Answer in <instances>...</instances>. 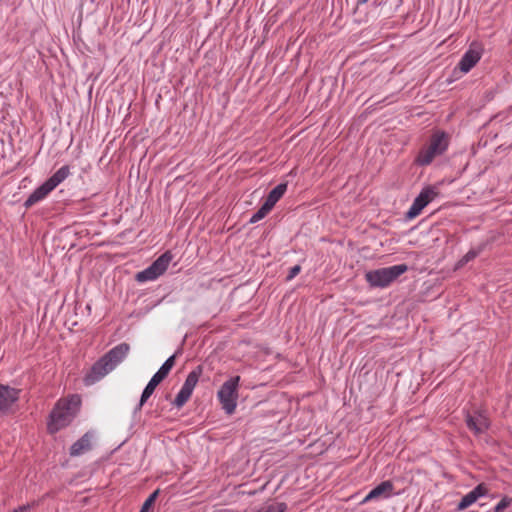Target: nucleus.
I'll return each mask as SVG.
<instances>
[{
    "label": "nucleus",
    "instance_id": "obj_2",
    "mask_svg": "<svg viewBox=\"0 0 512 512\" xmlns=\"http://www.w3.org/2000/svg\"><path fill=\"white\" fill-rule=\"evenodd\" d=\"M80 406V399L73 395L68 399H60L50 413L48 430L50 433H56L68 426L76 417Z\"/></svg>",
    "mask_w": 512,
    "mask_h": 512
},
{
    "label": "nucleus",
    "instance_id": "obj_19",
    "mask_svg": "<svg viewBox=\"0 0 512 512\" xmlns=\"http://www.w3.org/2000/svg\"><path fill=\"white\" fill-rule=\"evenodd\" d=\"M438 192L432 186L424 187L416 198L426 206L437 196Z\"/></svg>",
    "mask_w": 512,
    "mask_h": 512
},
{
    "label": "nucleus",
    "instance_id": "obj_10",
    "mask_svg": "<svg viewBox=\"0 0 512 512\" xmlns=\"http://www.w3.org/2000/svg\"><path fill=\"white\" fill-rule=\"evenodd\" d=\"M20 390L0 384V414L6 413L18 401Z\"/></svg>",
    "mask_w": 512,
    "mask_h": 512
},
{
    "label": "nucleus",
    "instance_id": "obj_12",
    "mask_svg": "<svg viewBox=\"0 0 512 512\" xmlns=\"http://www.w3.org/2000/svg\"><path fill=\"white\" fill-rule=\"evenodd\" d=\"M488 493V489L484 483L478 484L469 493L464 495L457 505V510L463 511L475 503L480 497L485 496Z\"/></svg>",
    "mask_w": 512,
    "mask_h": 512
},
{
    "label": "nucleus",
    "instance_id": "obj_24",
    "mask_svg": "<svg viewBox=\"0 0 512 512\" xmlns=\"http://www.w3.org/2000/svg\"><path fill=\"white\" fill-rule=\"evenodd\" d=\"M287 504L284 502H274L261 509L259 512H285Z\"/></svg>",
    "mask_w": 512,
    "mask_h": 512
},
{
    "label": "nucleus",
    "instance_id": "obj_25",
    "mask_svg": "<svg viewBox=\"0 0 512 512\" xmlns=\"http://www.w3.org/2000/svg\"><path fill=\"white\" fill-rule=\"evenodd\" d=\"M512 504V497L504 496L494 507L493 512H503Z\"/></svg>",
    "mask_w": 512,
    "mask_h": 512
},
{
    "label": "nucleus",
    "instance_id": "obj_5",
    "mask_svg": "<svg viewBox=\"0 0 512 512\" xmlns=\"http://www.w3.org/2000/svg\"><path fill=\"white\" fill-rule=\"evenodd\" d=\"M176 355H172L166 359L159 370L152 376L148 384L145 386L140 396L139 403L134 408L133 414H137L141 411L144 404L148 401L151 395L154 393L156 387L168 376L170 371L175 365Z\"/></svg>",
    "mask_w": 512,
    "mask_h": 512
},
{
    "label": "nucleus",
    "instance_id": "obj_16",
    "mask_svg": "<svg viewBox=\"0 0 512 512\" xmlns=\"http://www.w3.org/2000/svg\"><path fill=\"white\" fill-rule=\"evenodd\" d=\"M203 368L201 365H198L195 369H193L186 377L182 388L193 393L195 386L197 385L200 376L202 375Z\"/></svg>",
    "mask_w": 512,
    "mask_h": 512
},
{
    "label": "nucleus",
    "instance_id": "obj_17",
    "mask_svg": "<svg viewBox=\"0 0 512 512\" xmlns=\"http://www.w3.org/2000/svg\"><path fill=\"white\" fill-rule=\"evenodd\" d=\"M70 175V167L68 165H64L59 168L52 176H50L46 181L51 185L54 189L61 184L68 176Z\"/></svg>",
    "mask_w": 512,
    "mask_h": 512
},
{
    "label": "nucleus",
    "instance_id": "obj_22",
    "mask_svg": "<svg viewBox=\"0 0 512 512\" xmlns=\"http://www.w3.org/2000/svg\"><path fill=\"white\" fill-rule=\"evenodd\" d=\"M159 489L152 492L148 498L144 501L139 512H153L154 503L159 495Z\"/></svg>",
    "mask_w": 512,
    "mask_h": 512
},
{
    "label": "nucleus",
    "instance_id": "obj_14",
    "mask_svg": "<svg viewBox=\"0 0 512 512\" xmlns=\"http://www.w3.org/2000/svg\"><path fill=\"white\" fill-rule=\"evenodd\" d=\"M93 435L90 432H86L80 439H78L71 447H70V455L71 456H80L85 452H88L92 448V440Z\"/></svg>",
    "mask_w": 512,
    "mask_h": 512
},
{
    "label": "nucleus",
    "instance_id": "obj_6",
    "mask_svg": "<svg viewBox=\"0 0 512 512\" xmlns=\"http://www.w3.org/2000/svg\"><path fill=\"white\" fill-rule=\"evenodd\" d=\"M240 376H233L226 380L220 387L217 397L227 414L234 413L237 406L238 386Z\"/></svg>",
    "mask_w": 512,
    "mask_h": 512
},
{
    "label": "nucleus",
    "instance_id": "obj_21",
    "mask_svg": "<svg viewBox=\"0 0 512 512\" xmlns=\"http://www.w3.org/2000/svg\"><path fill=\"white\" fill-rule=\"evenodd\" d=\"M191 395L190 392L181 387L172 404L177 408H181L190 399Z\"/></svg>",
    "mask_w": 512,
    "mask_h": 512
},
{
    "label": "nucleus",
    "instance_id": "obj_1",
    "mask_svg": "<svg viewBox=\"0 0 512 512\" xmlns=\"http://www.w3.org/2000/svg\"><path fill=\"white\" fill-rule=\"evenodd\" d=\"M129 351L130 346L125 342H122L109 350L92 365L89 372L85 375V385H93L113 371L116 366L127 357Z\"/></svg>",
    "mask_w": 512,
    "mask_h": 512
},
{
    "label": "nucleus",
    "instance_id": "obj_7",
    "mask_svg": "<svg viewBox=\"0 0 512 512\" xmlns=\"http://www.w3.org/2000/svg\"><path fill=\"white\" fill-rule=\"evenodd\" d=\"M172 259L173 254L171 251L164 252L155 261H153L150 266L138 272L135 276V280L139 283L156 280L167 270Z\"/></svg>",
    "mask_w": 512,
    "mask_h": 512
},
{
    "label": "nucleus",
    "instance_id": "obj_23",
    "mask_svg": "<svg viewBox=\"0 0 512 512\" xmlns=\"http://www.w3.org/2000/svg\"><path fill=\"white\" fill-rule=\"evenodd\" d=\"M271 210L272 208L267 206V204L264 202L262 206L257 210V212L252 215V217L249 220V223H257L258 221L263 219Z\"/></svg>",
    "mask_w": 512,
    "mask_h": 512
},
{
    "label": "nucleus",
    "instance_id": "obj_26",
    "mask_svg": "<svg viewBox=\"0 0 512 512\" xmlns=\"http://www.w3.org/2000/svg\"><path fill=\"white\" fill-rule=\"evenodd\" d=\"M301 266L295 265L289 269L288 275L286 276V281L289 282L292 279H294L300 272H301Z\"/></svg>",
    "mask_w": 512,
    "mask_h": 512
},
{
    "label": "nucleus",
    "instance_id": "obj_27",
    "mask_svg": "<svg viewBox=\"0 0 512 512\" xmlns=\"http://www.w3.org/2000/svg\"><path fill=\"white\" fill-rule=\"evenodd\" d=\"M369 0H357V4L358 5H363L365 3H367Z\"/></svg>",
    "mask_w": 512,
    "mask_h": 512
},
{
    "label": "nucleus",
    "instance_id": "obj_15",
    "mask_svg": "<svg viewBox=\"0 0 512 512\" xmlns=\"http://www.w3.org/2000/svg\"><path fill=\"white\" fill-rule=\"evenodd\" d=\"M287 187H288V184L286 182L280 183L276 187H274L269 192L268 196L266 197V199L264 201L267 204V206H269L273 209L275 204L283 197V195L287 191Z\"/></svg>",
    "mask_w": 512,
    "mask_h": 512
},
{
    "label": "nucleus",
    "instance_id": "obj_18",
    "mask_svg": "<svg viewBox=\"0 0 512 512\" xmlns=\"http://www.w3.org/2000/svg\"><path fill=\"white\" fill-rule=\"evenodd\" d=\"M485 244L479 245L477 248L470 249L457 263V267H463L470 261L474 260L484 249Z\"/></svg>",
    "mask_w": 512,
    "mask_h": 512
},
{
    "label": "nucleus",
    "instance_id": "obj_4",
    "mask_svg": "<svg viewBox=\"0 0 512 512\" xmlns=\"http://www.w3.org/2000/svg\"><path fill=\"white\" fill-rule=\"evenodd\" d=\"M407 270L408 266L406 264H398L369 271L365 278L371 287L385 288Z\"/></svg>",
    "mask_w": 512,
    "mask_h": 512
},
{
    "label": "nucleus",
    "instance_id": "obj_3",
    "mask_svg": "<svg viewBox=\"0 0 512 512\" xmlns=\"http://www.w3.org/2000/svg\"><path fill=\"white\" fill-rule=\"evenodd\" d=\"M450 136L447 132L437 130L429 139V142L421 147L414 163L418 166L425 167L430 165L435 158L442 156L448 149Z\"/></svg>",
    "mask_w": 512,
    "mask_h": 512
},
{
    "label": "nucleus",
    "instance_id": "obj_9",
    "mask_svg": "<svg viewBox=\"0 0 512 512\" xmlns=\"http://www.w3.org/2000/svg\"><path fill=\"white\" fill-rule=\"evenodd\" d=\"M481 55V48L475 44H472L460 59L458 63L459 69L463 73H468L479 62Z\"/></svg>",
    "mask_w": 512,
    "mask_h": 512
},
{
    "label": "nucleus",
    "instance_id": "obj_20",
    "mask_svg": "<svg viewBox=\"0 0 512 512\" xmlns=\"http://www.w3.org/2000/svg\"><path fill=\"white\" fill-rule=\"evenodd\" d=\"M426 207L424 203H422L418 198H415L411 207L406 212L405 217L408 220L414 219L417 217L421 211Z\"/></svg>",
    "mask_w": 512,
    "mask_h": 512
},
{
    "label": "nucleus",
    "instance_id": "obj_13",
    "mask_svg": "<svg viewBox=\"0 0 512 512\" xmlns=\"http://www.w3.org/2000/svg\"><path fill=\"white\" fill-rule=\"evenodd\" d=\"M53 190L54 188L49 185L47 181H45L29 195V197L24 202V207L26 209L32 207L36 203L45 199Z\"/></svg>",
    "mask_w": 512,
    "mask_h": 512
},
{
    "label": "nucleus",
    "instance_id": "obj_8",
    "mask_svg": "<svg viewBox=\"0 0 512 512\" xmlns=\"http://www.w3.org/2000/svg\"><path fill=\"white\" fill-rule=\"evenodd\" d=\"M465 422L469 430L475 435L485 433L490 427V420L484 411L476 410L474 415L466 414Z\"/></svg>",
    "mask_w": 512,
    "mask_h": 512
},
{
    "label": "nucleus",
    "instance_id": "obj_11",
    "mask_svg": "<svg viewBox=\"0 0 512 512\" xmlns=\"http://www.w3.org/2000/svg\"><path fill=\"white\" fill-rule=\"evenodd\" d=\"M393 490L394 485L390 480L382 481L364 497L361 503L365 504L379 498H389L393 494Z\"/></svg>",
    "mask_w": 512,
    "mask_h": 512
}]
</instances>
